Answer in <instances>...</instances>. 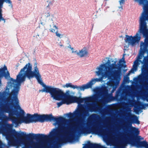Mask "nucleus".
I'll list each match as a JSON object with an SVG mask.
<instances>
[{"label": "nucleus", "mask_w": 148, "mask_h": 148, "mask_svg": "<svg viewBox=\"0 0 148 148\" xmlns=\"http://www.w3.org/2000/svg\"><path fill=\"white\" fill-rule=\"evenodd\" d=\"M128 111L131 112V109L130 108L128 109Z\"/></svg>", "instance_id": "nucleus-26"}, {"label": "nucleus", "mask_w": 148, "mask_h": 148, "mask_svg": "<svg viewBox=\"0 0 148 148\" xmlns=\"http://www.w3.org/2000/svg\"><path fill=\"white\" fill-rule=\"evenodd\" d=\"M37 63L34 64L33 70L32 65L30 63L26 64L22 69L16 76V80L11 78L7 67L0 66V102L5 98L6 96L14 95L13 92L20 90L21 84L24 82L26 77L30 80L35 77L36 79L40 73Z\"/></svg>", "instance_id": "nucleus-3"}, {"label": "nucleus", "mask_w": 148, "mask_h": 148, "mask_svg": "<svg viewBox=\"0 0 148 148\" xmlns=\"http://www.w3.org/2000/svg\"><path fill=\"white\" fill-rule=\"evenodd\" d=\"M141 77H142V76L141 75H139L138 76V79H141Z\"/></svg>", "instance_id": "nucleus-25"}, {"label": "nucleus", "mask_w": 148, "mask_h": 148, "mask_svg": "<svg viewBox=\"0 0 148 148\" xmlns=\"http://www.w3.org/2000/svg\"><path fill=\"white\" fill-rule=\"evenodd\" d=\"M56 18L53 14L47 12L44 13L43 18V22L41 24L44 25L46 23L50 24V28L49 30L50 32L55 34L56 36L60 38L63 37V35L58 31V27L54 24V22L56 20Z\"/></svg>", "instance_id": "nucleus-7"}, {"label": "nucleus", "mask_w": 148, "mask_h": 148, "mask_svg": "<svg viewBox=\"0 0 148 148\" xmlns=\"http://www.w3.org/2000/svg\"><path fill=\"white\" fill-rule=\"evenodd\" d=\"M126 79L127 81H128L129 79V77H127L126 78H124V80Z\"/></svg>", "instance_id": "nucleus-24"}, {"label": "nucleus", "mask_w": 148, "mask_h": 148, "mask_svg": "<svg viewBox=\"0 0 148 148\" xmlns=\"http://www.w3.org/2000/svg\"><path fill=\"white\" fill-rule=\"evenodd\" d=\"M134 111L136 113L138 114V112L140 111L139 109L138 108V106H135L134 108Z\"/></svg>", "instance_id": "nucleus-17"}, {"label": "nucleus", "mask_w": 148, "mask_h": 148, "mask_svg": "<svg viewBox=\"0 0 148 148\" xmlns=\"http://www.w3.org/2000/svg\"><path fill=\"white\" fill-rule=\"evenodd\" d=\"M83 148H94L93 144L88 142Z\"/></svg>", "instance_id": "nucleus-15"}, {"label": "nucleus", "mask_w": 148, "mask_h": 148, "mask_svg": "<svg viewBox=\"0 0 148 148\" xmlns=\"http://www.w3.org/2000/svg\"><path fill=\"white\" fill-rule=\"evenodd\" d=\"M76 55L80 57H85L88 55V52L86 47H84L82 49L79 51H77Z\"/></svg>", "instance_id": "nucleus-13"}, {"label": "nucleus", "mask_w": 148, "mask_h": 148, "mask_svg": "<svg viewBox=\"0 0 148 148\" xmlns=\"http://www.w3.org/2000/svg\"><path fill=\"white\" fill-rule=\"evenodd\" d=\"M148 21V10L143 11L140 18V31L142 32L143 36L145 38V42H141L140 45V51L137 59L134 62L133 68L129 71L127 76H129L131 73H134L137 70L138 66L142 63H146L148 61V56L144 57L143 61L140 60L143 56L145 51L148 46V29L146 21Z\"/></svg>", "instance_id": "nucleus-5"}, {"label": "nucleus", "mask_w": 148, "mask_h": 148, "mask_svg": "<svg viewBox=\"0 0 148 148\" xmlns=\"http://www.w3.org/2000/svg\"><path fill=\"white\" fill-rule=\"evenodd\" d=\"M127 116L129 117L128 121L131 123L129 126L130 131L133 132L135 134H138L139 132L138 129L134 127H133L132 126V123H135L137 124H140L138 118L136 115L130 113L127 114Z\"/></svg>", "instance_id": "nucleus-8"}, {"label": "nucleus", "mask_w": 148, "mask_h": 148, "mask_svg": "<svg viewBox=\"0 0 148 148\" xmlns=\"http://www.w3.org/2000/svg\"><path fill=\"white\" fill-rule=\"evenodd\" d=\"M128 142V143L130 144L131 146H135L137 148H148V144L145 140L140 141L131 138L129 140Z\"/></svg>", "instance_id": "nucleus-10"}, {"label": "nucleus", "mask_w": 148, "mask_h": 148, "mask_svg": "<svg viewBox=\"0 0 148 148\" xmlns=\"http://www.w3.org/2000/svg\"><path fill=\"white\" fill-rule=\"evenodd\" d=\"M142 33L141 31L140 30L138 33H137L134 36H126V39H125V42L127 43L128 45H130L134 46L136 42H138L140 39V37L139 33Z\"/></svg>", "instance_id": "nucleus-9"}, {"label": "nucleus", "mask_w": 148, "mask_h": 148, "mask_svg": "<svg viewBox=\"0 0 148 148\" xmlns=\"http://www.w3.org/2000/svg\"><path fill=\"white\" fill-rule=\"evenodd\" d=\"M138 2L139 4L143 5V11L148 10V0H134ZM120 4L121 5L123 4L124 2V0H119Z\"/></svg>", "instance_id": "nucleus-11"}, {"label": "nucleus", "mask_w": 148, "mask_h": 148, "mask_svg": "<svg viewBox=\"0 0 148 148\" xmlns=\"http://www.w3.org/2000/svg\"><path fill=\"white\" fill-rule=\"evenodd\" d=\"M117 136L121 137V136H122V134L121 133H119L118 134H117Z\"/></svg>", "instance_id": "nucleus-19"}, {"label": "nucleus", "mask_w": 148, "mask_h": 148, "mask_svg": "<svg viewBox=\"0 0 148 148\" xmlns=\"http://www.w3.org/2000/svg\"><path fill=\"white\" fill-rule=\"evenodd\" d=\"M56 44L57 45L59 46L60 47H64V45L61 42V40L59 39L56 42Z\"/></svg>", "instance_id": "nucleus-16"}, {"label": "nucleus", "mask_w": 148, "mask_h": 148, "mask_svg": "<svg viewBox=\"0 0 148 148\" xmlns=\"http://www.w3.org/2000/svg\"><path fill=\"white\" fill-rule=\"evenodd\" d=\"M43 30H45V28H44V29H43Z\"/></svg>", "instance_id": "nucleus-27"}, {"label": "nucleus", "mask_w": 148, "mask_h": 148, "mask_svg": "<svg viewBox=\"0 0 148 148\" xmlns=\"http://www.w3.org/2000/svg\"><path fill=\"white\" fill-rule=\"evenodd\" d=\"M36 80L38 83L44 87L42 90L39 91L40 92L49 93L51 97L53 99L57 101L61 100L57 103L58 107L63 104L69 105L74 103H77L78 104L77 108L73 113L70 112L67 114L68 117L70 118L73 116H74L75 117L79 119L88 115L89 112H95L98 110L99 105L97 102L88 104L86 109L84 108L82 105L81 104L84 101L85 103L86 102H96L97 98L95 95L81 98L71 95L69 90L66 91V93H64L60 88L45 84L42 82L40 73Z\"/></svg>", "instance_id": "nucleus-2"}, {"label": "nucleus", "mask_w": 148, "mask_h": 148, "mask_svg": "<svg viewBox=\"0 0 148 148\" xmlns=\"http://www.w3.org/2000/svg\"><path fill=\"white\" fill-rule=\"evenodd\" d=\"M72 47L71 46V45H69L68 46L67 48H69L70 49H71Z\"/></svg>", "instance_id": "nucleus-22"}, {"label": "nucleus", "mask_w": 148, "mask_h": 148, "mask_svg": "<svg viewBox=\"0 0 148 148\" xmlns=\"http://www.w3.org/2000/svg\"><path fill=\"white\" fill-rule=\"evenodd\" d=\"M29 134L31 135V136H36V134Z\"/></svg>", "instance_id": "nucleus-23"}, {"label": "nucleus", "mask_w": 148, "mask_h": 148, "mask_svg": "<svg viewBox=\"0 0 148 148\" xmlns=\"http://www.w3.org/2000/svg\"><path fill=\"white\" fill-rule=\"evenodd\" d=\"M116 58H111L109 57L104 58L102 60L101 64H104L108 68L107 69V74L106 77L103 78L102 81L103 82V79L108 77L109 82L107 83L108 88H112L113 89L111 94H108V92L110 90L106 88L96 87L92 89V91L96 94L102 93L103 95V97L99 100V102L103 104L110 102L114 100V97L112 96V93L116 90L119 85L121 79V76L122 68L124 64L125 63L124 57L123 56L122 58L118 62ZM100 82H101L100 81Z\"/></svg>", "instance_id": "nucleus-4"}, {"label": "nucleus", "mask_w": 148, "mask_h": 148, "mask_svg": "<svg viewBox=\"0 0 148 148\" xmlns=\"http://www.w3.org/2000/svg\"><path fill=\"white\" fill-rule=\"evenodd\" d=\"M70 51H71L72 53H75L76 54V53L77 52V50H75L72 47L70 49Z\"/></svg>", "instance_id": "nucleus-18"}, {"label": "nucleus", "mask_w": 148, "mask_h": 148, "mask_svg": "<svg viewBox=\"0 0 148 148\" xmlns=\"http://www.w3.org/2000/svg\"><path fill=\"white\" fill-rule=\"evenodd\" d=\"M123 4H122V5H121L120 4V5H121V6L120 7H119V9H121V10H122L123 9V8H122V5H123Z\"/></svg>", "instance_id": "nucleus-21"}, {"label": "nucleus", "mask_w": 148, "mask_h": 148, "mask_svg": "<svg viewBox=\"0 0 148 148\" xmlns=\"http://www.w3.org/2000/svg\"><path fill=\"white\" fill-rule=\"evenodd\" d=\"M38 115L37 114L31 115L32 123L38 121Z\"/></svg>", "instance_id": "nucleus-14"}, {"label": "nucleus", "mask_w": 148, "mask_h": 148, "mask_svg": "<svg viewBox=\"0 0 148 148\" xmlns=\"http://www.w3.org/2000/svg\"><path fill=\"white\" fill-rule=\"evenodd\" d=\"M98 116L95 114H91L84 125L78 124L73 119L67 120L62 117H55L52 114L39 115L38 121L43 122L45 121H53L55 122L53 125L58 126V128L53 129L48 135L38 134L42 138L36 140H21L17 136L19 134L15 130H12L13 125L6 123L1 125L0 132L6 137L8 141V146L2 145L1 148L9 147L14 146L16 148H49L51 145L47 140L49 138L54 140L51 143L52 147L53 148H59L67 142L73 143L75 139L83 135L90 133H98V123L97 122L90 121L91 117L94 119Z\"/></svg>", "instance_id": "nucleus-1"}, {"label": "nucleus", "mask_w": 148, "mask_h": 148, "mask_svg": "<svg viewBox=\"0 0 148 148\" xmlns=\"http://www.w3.org/2000/svg\"><path fill=\"white\" fill-rule=\"evenodd\" d=\"M105 66L104 64H101L96 68L95 73L97 76H101V77L99 78H92L87 84L83 85L81 86L73 85L71 83H68L63 85L62 87L64 88L70 87L73 89L76 88L79 90L83 91H84L85 89L91 88L96 83L103 81L102 79L103 77L107 76V69L108 68L106 67Z\"/></svg>", "instance_id": "nucleus-6"}, {"label": "nucleus", "mask_w": 148, "mask_h": 148, "mask_svg": "<svg viewBox=\"0 0 148 148\" xmlns=\"http://www.w3.org/2000/svg\"><path fill=\"white\" fill-rule=\"evenodd\" d=\"M9 4V6L12 7V2L10 0H0V21H3L4 23L5 22V20L3 17L2 10V8L3 6V4L4 2Z\"/></svg>", "instance_id": "nucleus-12"}, {"label": "nucleus", "mask_w": 148, "mask_h": 148, "mask_svg": "<svg viewBox=\"0 0 148 148\" xmlns=\"http://www.w3.org/2000/svg\"><path fill=\"white\" fill-rule=\"evenodd\" d=\"M21 134L23 136L26 135V133L25 132H21Z\"/></svg>", "instance_id": "nucleus-20"}]
</instances>
